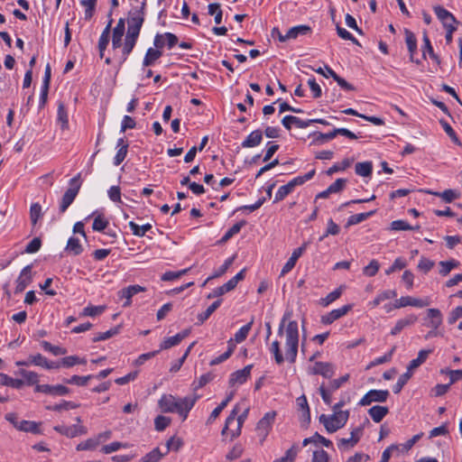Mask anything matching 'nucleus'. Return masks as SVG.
Masks as SVG:
<instances>
[{"label": "nucleus", "mask_w": 462, "mask_h": 462, "mask_svg": "<svg viewBox=\"0 0 462 462\" xmlns=\"http://www.w3.org/2000/svg\"><path fill=\"white\" fill-rule=\"evenodd\" d=\"M310 443H316V444L317 443H320L323 446H325L326 448L332 447V442L329 439H326L325 437L319 435L318 432H316L310 438L304 439L303 442H302V445L305 447V446H307Z\"/></svg>", "instance_id": "nucleus-39"}, {"label": "nucleus", "mask_w": 462, "mask_h": 462, "mask_svg": "<svg viewBox=\"0 0 462 462\" xmlns=\"http://www.w3.org/2000/svg\"><path fill=\"white\" fill-rule=\"evenodd\" d=\"M254 324V319H252L246 325L243 326L236 334H235V341L236 343H241L246 339L249 331L252 328Z\"/></svg>", "instance_id": "nucleus-45"}, {"label": "nucleus", "mask_w": 462, "mask_h": 462, "mask_svg": "<svg viewBox=\"0 0 462 462\" xmlns=\"http://www.w3.org/2000/svg\"><path fill=\"white\" fill-rule=\"evenodd\" d=\"M297 456V448L293 445L291 448H289L285 455L281 458L275 459L273 462H293Z\"/></svg>", "instance_id": "nucleus-64"}, {"label": "nucleus", "mask_w": 462, "mask_h": 462, "mask_svg": "<svg viewBox=\"0 0 462 462\" xmlns=\"http://www.w3.org/2000/svg\"><path fill=\"white\" fill-rule=\"evenodd\" d=\"M397 296V292L395 290H386L382 292H380L374 300L369 302V306L371 308L377 307L382 301L385 300L393 299Z\"/></svg>", "instance_id": "nucleus-29"}, {"label": "nucleus", "mask_w": 462, "mask_h": 462, "mask_svg": "<svg viewBox=\"0 0 462 462\" xmlns=\"http://www.w3.org/2000/svg\"><path fill=\"white\" fill-rule=\"evenodd\" d=\"M396 349V346H393L392 347V349L386 353L384 356H380V357H377L375 358L374 360H373L367 366H366V369H370L374 366H376V365H382V364H384V363H387V362H390L392 360V357H393V355Z\"/></svg>", "instance_id": "nucleus-49"}, {"label": "nucleus", "mask_w": 462, "mask_h": 462, "mask_svg": "<svg viewBox=\"0 0 462 462\" xmlns=\"http://www.w3.org/2000/svg\"><path fill=\"white\" fill-rule=\"evenodd\" d=\"M15 428L21 431L39 433V425L34 421L21 420L19 424H15Z\"/></svg>", "instance_id": "nucleus-38"}, {"label": "nucleus", "mask_w": 462, "mask_h": 462, "mask_svg": "<svg viewBox=\"0 0 462 462\" xmlns=\"http://www.w3.org/2000/svg\"><path fill=\"white\" fill-rule=\"evenodd\" d=\"M197 400L198 396H186L177 399L175 412L182 418V420L188 418L189 412L194 407Z\"/></svg>", "instance_id": "nucleus-8"}, {"label": "nucleus", "mask_w": 462, "mask_h": 462, "mask_svg": "<svg viewBox=\"0 0 462 462\" xmlns=\"http://www.w3.org/2000/svg\"><path fill=\"white\" fill-rule=\"evenodd\" d=\"M58 121L61 123V128L66 129L69 125V117L66 107L62 102L58 105Z\"/></svg>", "instance_id": "nucleus-55"}, {"label": "nucleus", "mask_w": 462, "mask_h": 462, "mask_svg": "<svg viewBox=\"0 0 462 462\" xmlns=\"http://www.w3.org/2000/svg\"><path fill=\"white\" fill-rule=\"evenodd\" d=\"M411 374L412 373L410 372L408 369H407V372H405L404 374H402L397 383L393 385V391L394 393H399L402 389L403 388V386L407 383V382L410 380V378L411 377Z\"/></svg>", "instance_id": "nucleus-58"}, {"label": "nucleus", "mask_w": 462, "mask_h": 462, "mask_svg": "<svg viewBox=\"0 0 462 462\" xmlns=\"http://www.w3.org/2000/svg\"><path fill=\"white\" fill-rule=\"evenodd\" d=\"M431 352H432V350H430V349H429V350H425V349L420 350V351L419 352V354H418L417 358L412 359V360L410 362V364H409V365H408L407 369H408L410 372H411V373H412V370L416 369L417 367H419L421 364H423V363L426 361V359H427L428 356H429Z\"/></svg>", "instance_id": "nucleus-32"}, {"label": "nucleus", "mask_w": 462, "mask_h": 462, "mask_svg": "<svg viewBox=\"0 0 462 462\" xmlns=\"http://www.w3.org/2000/svg\"><path fill=\"white\" fill-rule=\"evenodd\" d=\"M41 345L45 351H49L54 356H61V355H65L67 353L66 348H63V347H60L58 346H52L48 341H42Z\"/></svg>", "instance_id": "nucleus-59"}, {"label": "nucleus", "mask_w": 462, "mask_h": 462, "mask_svg": "<svg viewBox=\"0 0 462 462\" xmlns=\"http://www.w3.org/2000/svg\"><path fill=\"white\" fill-rule=\"evenodd\" d=\"M389 409L386 406L374 405L368 410V414L372 420L379 423L388 414Z\"/></svg>", "instance_id": "nucleus-24"}, {"label": "nucleus", "mask_w": 462, "mask_h": 462, "mask_svg": "<svg viewBox=\"0 0 462 462\" xmlns=\"http://www.w3.org/2000/svg\"><path fill=\"white\" fill-rule=\"evenodd\" d=\"M292 191H293V189L291 188V186L288 183L281 186L275 194L273 202L276 203V202H279V201L284 199Z\"/></svg>", "instance_id": "nucleus-63"}, {"label": "nucleus", "mask_w": 462, "mask_h": 462, "mask_svg": "<svg viewBox=\"0 0 462 462\" xmlns=\"http://www.w3.org/2000/svg\"><path fill=\"white\" fill-rule=\"evenodd\" d=\"M356 173L362 177H368L372 174L373 164L371 162H357L355 166Z\"/></svg>", "instance_id": "nucleus-40"}, {"label": "nucleus", "mask_w": 462, "mask_h": 462, "mask_svg": "<svg viewBox=\"0 0 462 462\" xmlns=\"http://www.w3.org/2000/svg\"><path fill=\"white\" fill-rule=\"evenodd\" d=\"M430 305V301L427 299L413 298L411 296H403L395 300L396 308H404L407 306H412L417 308H423Z\"/></svg>", "instance_id": "nucleus-15"}, {"label": "nucleus", "mask_w": 462, "mask_h": 462, "mask_svg": "<svg viewBox=\"0 0 462 462\" xmlns=\"http://www.w3.org/2000/svg\"><path fill=\"white\" fill-rule=\"evenodd\" d=\"M36 393H42L54 396H64L70 393V389L67 386L57 384V385H50V384H37L34 388Z\"/></svg>", "instance_id": "nucleus-10"}, {"label": "nucleus", "mask_w": 462, "mask_h": 462, "mask_svg": "<svg viewBox=\"0 0 462 462\" xmlns=\"http://www.w3.org/2000/svg\"><path fill=\"white\" fill-rule=\"evenodd\" d=\"M236 258V255H233L229 258H227L225 263L211 275L209 276L207 281L204 282L203 285L206 284V282L211 279L217 278L222 276L226 273V272L228 270V268L232 265Z\"/></svg>", "instance_id": "nucleus-42"}, {"label": "nucleus", "mask_w": 462, "mask_h": 462, "mask_svg": "<svg viewBox=\"0 0 462 462\" xmlns=\"http://www.w3.org/2000/svg\"><path fill=\"white\" fill-rule=\"evenodd\" d=\"M177 399L171 394H164L158 402L162 412H175Z\"/></svg>", "instance_id": "nucleus-22"}, {"label": "nucleus", "mask_w": 462, "mask_h": 462, "mask_svg": "<svg viewBox=\"0 0 462 462\" xmlns=\"http://www.w3.org/2000/svg\"><path fill=\"white\" fill-rule=\"evenodd\" d=\"M171 418L163 416V415H158L154 419V427L157 431H162L164 430L170 424H171Z\"/></svg>", "instance_id": "nucleus-62"}, {"label": "nucleus", "mask_w": 462, "mask_h": 462, "mask_svg": "<svg viewBox=\"0 0 462 462\" xmlns=\"http://www.w3.org/2000/svg\"><path fill=\"white\" fill-rule=\"evenodd\" d=\"M310 374H320L329 379L335 374V367L328 362H315L314 365L310 368Z\"/></svg>", "instance_id": "nucleus-14"}, {"label": "nucleus", "mask_w": 462, "mask_h": 462, "mask_svg": "<svg viewBox=\"0 0 462 462\" xmlns=\"http://www.w3.org/2000/svg\"><path fill=\"white\" fill-rule=\"evenodd\" d=\"M42 206L39 203H32L30 208V220L32 226H35L42 217Z\"/></svg>", "instance_id": "nucleus-44"}, {"label": "nucleus", "mask_w": 462, "mask_h": 462, "mask_svg": "<svg viewBox=\"0 0 462 462\" xmlns=\"http://www.w3.org/2000/svg\"><path fill=\"white\" fill-rule=\"evenodd\" d=\"M311 135L314 136L313 141L311 142V144L318 145V144H323L326 142H328L336 137V133L334 132V129L327 134H322L319 132H315Z\"/></svg>", "instance_id": "nucleus-36"}, {"label": "nucleus", "mask_w": 462, "mask_h": 462, "mask_svg": "<svg viewBox=\"0 0 462 462\" xmlns=\"http://www.w3.org/2000/svg\"><path fill=\"white\" fill-rule=\"evenodd\" d=\"M146 291L145 287L141 285H130L128 287L123 288L117 292L119 299H125V301L123 304L124 308L130 307L132 304V297L139 292H143Z\"/></svg>", "instance_id": "nucleus-12"}, {"label": "nucleus", "mask_w": 462, "mask_h": 462, "mask_svg": "<svg viewBox=\"0 0 462 462\" xmlns=\"http://www.w3.org/2000/svg\"><path fill=\"white\" fill-rule=\"evenodd\" d=\"M43 362H45V356H43L42 354H37L34 356H29L26 360L16 361L15 365L17 366H30L34 365L42 367Z\"/></svg>", "instance_id": "nucleus-25"}, {"label": "nucleus", "mask_w": 462, "mask_h": 462, "mask_svg": "<svg viewBox=\"0 0 462 462\" xmlns=\"http://www.w3.org/2000/svg\"><path fill=\"white\" fill-rule=\"evenodd\" d=\"M31 265H26L21 272L19 277L16 280V286L14 290V293H21L23 292L25 288L31 283L32 282V275H31Z\"/></svg>", "instance_id": "nucleus-16"}, {"label": "nucleus", "mask_w": 462, "mask_h": 462, "mask_svg": "<svg viewBox=\"0 0 462 462\" xmlns=\"http://www.w3.org/2000/svg\"><path fill=\"white\" fill-rule=\"evenodd\" d=\"M120 328H121V326H116V327L110 328L109 330H107L106 332L97 333L96 335V337H93L92 341L98 342V341H102V340H106V339L117 335L120 331Z\"/></svg>", "instance_id": "nucleus-48"}, {"label": "nucleus", "mask_w": 462, "mask_h": 462, "mask_svg": "<svg viewBox=\"0 0 462 462\" xmlns=\"http://www.w3.org/2000/svg\"><path fill=\"white\" fill-rule=\"evenodd\" d=\"M351 309H352V305L347 304L339 309L333 310L330 312H328V314L323 315L321 317V322L325 325L332 324L337 319L345 316Z\"/></svg>", "instance_id": "nucleus-17"}, {"label": "nucleus", "mask_w": 462, "mask_h": 462, "mask_svg": "<svg viewBox=\"0 0 462 462\" xmlns=\"http://www.w3.org/2000/svg\"><path fill=\"white\" fill-rule=\"evenodd\" d=\"M79 407V403L69 402V401H62V402L55 405H49L46 406L47 410L54 411H60L62 410H72L77 409Z\"/></svg>", "instance_id": "nucleus-46"}, {"label": "nucleus", "mask_w": 462, "mask_h": 462, "mask_svg": "<svg viewBox=\"0 0 462 462\" xmlns=\"http://www.w3.org/2000/svg\"><path fill=\"white\" fill-rule=\"evenodd\" d=\"M311 32V28L309 25H297L289 29L286 33V38L296 39L299 35H306Z\"/></svg>", "instance_id": "nucleus-31"}, {"label": "nucleus", "mask_w": 462, "mask_h": 462, "mask_svg": "<svg viewBox=\"0 0 462 462\" xmlns=\"http://www.w3.org/2000/svg\"><path fill=\"white\" fill-rule=\"evenodd\" d=\"M105 310V306H92L89 305L83 309L82 312L80 313L81 317H95L97 315L101 314Z\"/></svg>", "instance_id": "nucleus-60"}, {"label": "nucleus", "mask_w": 462, "mask_h": 462, "mask_svg": "<svg viewBox=\"0 0 462 462\" xmlns=\"http://www.w3.org/2000/svg\"><path fill=\"white\" fill-rule=\"evenodd\" d=\"M375 212H376V209H374V210H371L368 212L352 215L347 219L346 226L357 225V224L366 220L368 217H372L373 215H374Z\"/></svg>", "instance_id": "nucleus-35"}, {"label": "nucleus", "mask_w": 462, "mask_h": 462, "mask_svg": "<svg viewBox=\"0 0 462 462\" xmlns=\"http://www.w3.org/2000/svg\"><path fill=\"white\" fill-rule=\"evenodd\" d=\"M165 455V452L162 453L159 448H155L142 458V462H159Z\"/></svg>", "instance_id": "nucleus-54"}, {"label": "nucleus", "mask_w": 462, "mask_h": 462, "mask_svg": "<svg viewBox=\"0 0 462 462\" xmlns=\"http://www.w3.org/2000/svg\"><path fill=\"white\" fill-rule=\"evenodd\" d=\"M162 56V51L154 48H149L143 58V65L149 67Z\"/></svg>", "instance_id": "nucleus-26"}, {"label": "nucleus", "mask_w": 462, "mask_h": 462, "mask_svg": "<svg viewBox=\"0 0 462 462\" xmlns=\"http://www.w3.org/2000/svg\"><path fill=\"white\" fill-rule=\"evenodd\" d=\"M246 221L242 220L240 222L236 223L233 225L222 236L220 243H226L227 242L231 237H233L235 235L238 234L241 230V228L245 226Z\"/></svg>", "instance_id": "nucleus-41"}, {"label": "nucleus", "mask_w": 462, "mask_h": 462, "mask_svg": "<svg viewBox=\"0 0 462 462\" xmlns=\"http://www.w3.org/2000/svg\"><path fill=\"white\" fill-rule=\"evenodd\" d=\"M328 75L338 84L340 88L347 91H354L356 88L348 83L345 79L338 76L330 67L326 66Z\"/></svg>", "instance_id": "nucleus-27"}, {"label": "nucleus", "mask_w": 462, "mask_h": 462, "mask_svg": "<svg viewBox=\"0 0 462 462\" xmlns=\"http://www.w3.org/2000/svg\"><path fill=\"white\" fill-rule=\"evenodd\" d=\"M108 224V220L99 214L94 218L92 229L97 232H102L107 227Z\"/></svg>", "instance_id": "nucleus-57"}, {"label": "nucleus", "mask_w": 462, "mask_h": 462, "mask_svg": "<svg viewBox=\"0 0 462 462\" xmlns=\"http://www.w3.org/2000/svg\"><path fill=\"white\" fill-rule=\"evenodd\" d=\"M97 1V0H81L80 1L81 5L86 7V10H85V19L86 20H89L92 18L94 12H95Z\"/></svg>", "instance_id": "nucleus-61"}, {"label": "nucleus", "mask_w": 462, "mask_h": 462, "mask_svg": "<svg viewBox=\"0 0 462 462\" xmlns=\"http://www.w3.org/2000/svg\"><path fill=\"white\" fill-rule=\"evenodd\" d=\"M263 140V133L261 130L253 131L242 143L243 148H252L259 145Z\"/></svg>", "instance_id": "nucleus-23"}, {"label": "nucleus", "mask_w": 462, "mask_h": 462, "mask_svg": "<svg viewBox=\"0 0 462 462\" xmlns=\"http://www.w3.org/2000/svg\"><path fill=\"white\" fill-rule=\"evenodd\" d=\"M427 319L429 321L425 325L430 328H439L443 321L441 311L439 309L434 308L427 310Z\"/></svg>", "instance_id": "nucleus-19"}, {"label": "nucleus", "mask_w": 462, "mask_h": 462, "mask_svg": "<svg viewBox=\"0 0 462 462\" xmlns=\"http://www.w3.org/2000/svg\"><path fill=\"white\" fill-rule=\"evenodd\" d=\"M144 7L145 4L143 3L140 8H135L129 12L127 30L139 32L141 31L144 22Z\"/></svg>", "instance_id": "nucleus-6"}, {"label": "nucleus", "mask_w": 462, "mask_h": 462, "mask_svg": "<svg viewBox=\"0 0 462 462\" xmlns=\"http://www.w3.org/2000/svg\"><path fill=\"white\" fill-rule=\"evenodd\" d=\"M423 47H422V55L426 58V52L429 53L430 57L435 60L438 64L440 63V60L437 54L434 53L433 48L431 46L430 41L427 35V32H423Z\"/></svg>", "instance_id": "nucleus-34"}, {"label": "nucleus", "mask_w": 462, "mask_h": 462, "mask_svg": "<svg viewBox=\"0 0 462 462\" xmlns=\"http://www.w3.org/2000/svg\"><path fill=\"white\" fill-rule=\"evenodd\" d=\"M291 313L287 312L284 314L281 324L278 328V335L282 336L285 335L286 342H285V357L283 356L279 341L275 340L272 343L270 346V352L273 355L275 363L277 365H282L286 359L289 363L293 364L296 361L298 355V347H299V329L298 323L295 320L290 321L285 327V321Z\"/></svg>", "instance_id": "nucleus-1"}, {"label": "nucleus", "mask_w": 462, "mask_h": 462, "mask_svg": "<svg viewBox=\"0 0 462 462\" xmlns=\"http://www.w3.org/2000/svg\"><path fill=\"white\" fill-rule=\"evenodd\" d=\"M0 384L9 386L14 389H21L23 386L24 382L22 379H14L5 374L0 373Z\"/></svg>", "instance_id": "nucleus-28"}, {"label": "nucleus", "mask_w": 462, "mask_h": 462, "mask_svg": "<svg viewBox=\"0 0 462 462\" xmlns=\"http://www.w3.org/2000/svg\"><path fill=\"white\" fill-rule=\"evenodd\" d=\"M17 374H20L24 379V383L27 385H34L38 384L39 382V374L32 371H28L25 369H20L17 372Z\"/></svg>", "instance_id": "nucleus-33"}, {"label": "nucleus", "mask_w": 462, "mask_h": 462, "mask_svg": "<svg viewBox=\"0 0 462 462\" xmlns=\"http://www.w3.org/2000/svg\"><path fill=\"white\" fill-rule=\"evenodd\" d=\"M208 14L215 16V23L217 24L221 23L223 12L218 3H213L208 5Z\"/></svg>", "instance_id": "nucleus-53"}, {"label": "nucleus", "mask_w": 462, "mask_h": 462, "mask_svg": "<svg viewBox=\"0 0 462 462\" xmlns=\"http://www.w3.org/2000/svg\"><path fill=\"white\" fill-rule=\"evenodd\" d=\"M309 245H310L309 241L304 242L300 247L293 250L291 257L289 258V260L286 262V263L283 265V267L282 269L281 276L285 275L286 273H288L294 268L298 259L303 254V253L306 251Z\"/></svg>", "instance_id": "nucleus-11"}, {"label": "nucleus", "mask_w": 462, "mask_h": 462, "mask_svg": "<svg viewBox=\"0 0 462 462\" xmlns=\"http://www.w3.org/2000/svg\"><path fill=\"white\" fill-rule=\"evenodd\" d=\"M79 179L80 173H78L77 176H75L69 180V188L63 194L60 204V213H64L76 199L81 187Z\"/></svg>", "instance_id": "nucleus-4"}, {"label": "nucleus", "mask_w": 462, "mask_h": 462, "mask_svg": "<svg viewBox=\"0 0 462 462\" xmlns=\"http://www.w3.org/2000/svg\"><path fill=\"white\" fill-rule=\"evenodd\" d=\"M66 250L73 255H79L83 251V247L77 237L71 236L68 240Z\"/></svg>", "instance_id": "nucleus-37"}, {"label": "nucleus", "mask_w": 462, "mask_h": 462, "mask_svg": "<svg viewBox=\"0 0 462 462\" xmlns=\"http://www.w3.org/2000/svg\"><path fill=\"white\" fill-rule=\"evenodd\" d=\"M129 226L133 232V235L138 237L144 236L146 232L152 229L151 224H144L143 226H139L134 221L129 222Z\"/></svg>", "instance_id": "nucleus-43"}, {"label": "nucleus", "mask_w": 462, "mask_h": 462, "mask_svg": "<svg viewBox=\"0 0 462 462\" xmlns=\"http://www.w3.org/2000/svg\"><path fill=\"white\" fill-rule=\"evenodd\" d=\"M276 411H268L264 414V416L257 422L255 431L260 439V442L263 443L267 438L273 424L274 423Z\"/></svg>", "instance_id": "nucleus-5"}, {"label": "nucleus", "mask_w": 462, "mask_h": 462, "mask_svg": "<svg viewBox=\"0 0 462 462\" xmlns=\"http://www.w3.org/2000/svg\"><path fill=\"white\" fill-rule=\"evenodd\" d=\"M390 395L388 390H370L359 401V405L368 406L372 402H384Z\"/></svg>", "instance_id": "nucleus-7"}, {"label": "nucleus", "mask_w": 462, "mask_h": 462, "mask_svg": "<svg viewBox=\"0 0 462 462\" xmlns=\"http://www.w3.org/2000/svg\"><path fill=\"white\" fill-rule=\"evenodd\" d=\"M439 124L441 125V126H442L443 130L445 131V133L449 136L451 141L455 144H457L458 146H461L462 143L460 142V140L457 136V134L455 133L453 128L450 126V125L447 121H445L444 119H440L439 120Z\"/></svg>", "instance_id": "nucleus-47"}, {"label": "nucleus", "mask_w": 462, "mask_h": 462, "mask_svg": "<svg viewBox=\"0 0 462 462\" xmlns=\"http://www.w3.org/2000/svg\"><path fill=\"white\" fill-rule=\"evenodd\" d=\"M53 430L58 433L66 436L67 438H75L79 435H85L88 433V429L82 425H57L54 426Z\"/></svg>", "instance_id": "nucleus-9"}, {"label": "nucleus", "mask_w": 462, "mask_h": 462, "mask_svg": "<svg viewBox=\"0 0 462 462\" xmlns=\"http://www.w3.org/2000/svg\"><path fill=\"white\" fill-rule=\"evenodd\" d=\"M99 445V439H97L96 438H90L88 439L85 441H82L78 444L76 449L78 451L82 450H93Z\"/></svg>", "instance_id": "nucleus-52"}, {"label": "nucleus", "mask_w": 462, "mask_h": 462, "mask_svg": "<svg viewBox=\"0 0 462 462\" xmlns=\"http://www.w3.org/2000/svg\"><path fill=\"white\" fill-rule=\"evenodd\" d=\"M418 317L415 314L407 315L403 319H400L395 323V326L392 328L390 334L396 336L401 333L405 328L411 327L416 323Z\"/></svg>", "instance_id": "nucleus-18"}, {"label": "nucleus", "mask_w": 462, "mask_h": 462, "mask_svg": "<svg viewBox=\"0 0 462 462\" xmlns=\"http://www.w3.org/2000/svg\"><path fill=\"white\" fill-rule=\"evenodd\" d=\"M249 412V409L246 408L242 414H240L237 419L236 418L238 413V408L236 406L232 411L230 412L229 416L226 420L225 427L223 428L221 434L226 435V431L229 430L230 426L232 424H236V428L235 430H230V435L231 439H234L235 438L238 437L241 434V429L243 426V423L245 420L246 419Z\"/></svg>", "instance_id": "nucleus-3"}, {"label": "nucleus", "mask_w": 462, "mask_h": 462, "mask_svg": "<svg viewBox=\"0 0 462 462\" xmlns=\"http://www.w3.org/2000/svg\"><path fill=\"white\" fill-rule=\"evenodd\" d=\"M440 270L439 273L442 276H447L452 269L457 268L459 265V263L456 260H450V261H441L439 263Z\"/></svg>", "instance_id": "nucleus-56"}, {"label": "nucleus", "mask_w": 462, "mask_h": 462, "mask_svg": "<svg viewBox=\"0 0 462 462\" xmlns=\"http://www.w3.org/2000/svg\"><path fill=\"white\" fill-rule=\"evenodd\" d=\"M349 418V411L336 412L331 415L321 414L319 422L324 425L328 433L336 432L343 428Z\"/></svg>", "instance_id": "nucleus-2"}, {"label": "nucleus", "mask_w": 462, "mask_h": 462, "mask_svg": "<svg viewBox=\"0 0 462 462\" xmlns=\"http://www.w3.org/2000/svg\"><path fill=\"white\" fill-rule=\"evenodd\" d=\"M221 301L222 300H217L214 301L210 306L208 307V309L204 312L199 314L198 320L200 323L206 321L213 314V312L220 306Z\"/></svg>", "instance_id": "nucleus-50"}, {"label": "nucleus", "mask_w": 462, "mask_h": 462, "mask_svg": "<svg viewBox=\"0 0 462 462\" xmlns=\"http://www.w3.org/2000/svg\"><path fill=\"white\" fill-rule=\"evenodd\" d=\"M430 194L441 198L446 203H451L453 200L460 197V192L456 189H445L442 192H430Z\"/></svg>", "instance_id": "nucleus-30"}, {"label": "nucleus", "mask_w": 462, "mask_h": 462, "mask_svg": "<svg viewBox=\"0 0 462 462\" xmlns=\"http://www.w3.org/2000/svg\"><path fill=\"white\" fill-rule=\"evenodd\" d=\"M253 365H248L243 369L237 370L230 374L229 386L234 387L245 383L250 377Z\"/></svg>", "instance_id": "nucleus-13"}, {"label": "nucleus", "mask_w": 462, "mask_h": 462, "mask_svg": "<svg viewBox=\"0 0 462 462\" xmlns=\"http://www.w3.org/2000/svg\"><path fill=\"white\" fill-rule=\"evenodd\" d=\"M405 34V42L407 44V48L410 53V60L412 62L419 63L420 61L417 60H414V54L417 51V39L415 37V34L410 31L409 29L404 30Z\"/></svg>", "instance_id": "nucleus-21"}, {"label": "nucleus", "mask_w": 462, "mask_h": 462, "mask_svg": "<svg viewBox=\"0 0 462 462\" xmlns=\"http://www.w3.org/2000/svg\"><path fill=\"white\" fill-rule=\"evenodd\" d=\"M93 377L94 376L91 374L86 376L73 375L69 379H64V383L69 384H75L78 386H85Z\"/></svg>", "instance_id": "nucleus-51"}, {"label": "nucleus", "mask_w": 462, "mask_h": 462, "mask_svg": "<svg viewBox=\"0 0 462 462\" xmlns=\"http://www.w3.org/2000/svg\"><path fill=\"white\" fill-rule=\"evenodd\" d=\"M434 13L437 17L441 21L443 26H448L451 23H457L458 22L455 18V16L444 7L440 5H436L433 7Z\"/></svg>", "instance_id": "nucleus-20"}]
</instances>
